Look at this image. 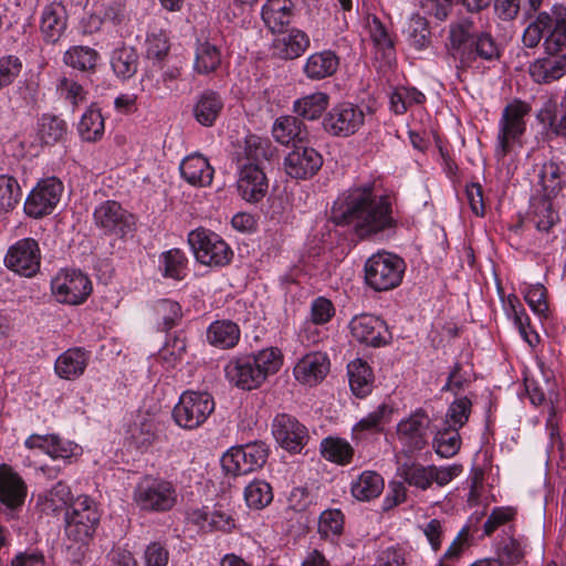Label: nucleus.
I'll list each match as a JSON object with an SVG mask.
<instances>
[{
    "label": "nucleus",
    "mask_w": 566,
    "mask_h": 566,
    "mask_svg": "<svg viewBox=\"0 0 566 566\" xmlns=\"http://www.w3.org/2000/svg\"><path fill=\"white\" fill-rule=\"evenodd\" d=\"M332 217L338 224H349L359 238L377 234L395 226L391 201L377 193L374 182L352 188L333 207Z\"/></svg>",
    "instance_id": "nucleus-1"
},
{
    "label": "nucleus",
    "mask_w": 566,
    "mask_h": 566,
    "mask_svg": "<svg viewBox=\"0 0 566 566\" xmlns=\"http://www.w3.org/2000/svg\"><path fill=\"white\" fill-rule=\"evenodd\" d=\"M447 49L458 72H481L486 63H494L502 55L497 40L488 31L475 32L474 23L469 18L450 23Z\"/></svg>",
    "instance_id": "nucleus-2"
},
{
    "label": "nucleus",
    "mask_w": 566,
    "mask_h": 566,
    "mask_svg": "<svg viewBox=\"0 0 566 566\" xmlns=\"http://www.w3.org/2000/svg\"><path fill=\"white\" fill-rule=\"evenodd\" d=\"M99 522V514L94 501L87 495H78L65 510L64 534L70 558L80 563L84 557L85 546L92 538Z\"/></svg>",
    "instance_id": "nucleus-3"
},
{
    "label": "nucleus",
    "mask_w": 566,
    "mask_h": 566,
    "mask_svg": "<svg viewBox=\"0 0 566 566\" xmlns=\"http://www.w3.org/2000/svg\"><path fill=\"white\" fill-rule=\"evenodd\" d=\"M281 364L280 350L271 347L255 355L233 357L227 363L224 374L230 384L251 390L261 386L269 375L275 374Z\"/></svg>",
    "instance_id": "nucleus-4"
},
{
    "label": "nucleus",
    "mask_w": 566,
    "mask_h": 566,
    "mask_svg": "<svg viewBox=\"0 0 566 566\" xmlns=\"http://www.w3.org/2000/svg\"><path fill=\"white\" fill-rule=\"evenodd\" d=\"M530 112V104L520 99L513 101L503 108L497 123L494 146V156L497 160H503L506 156L522 149L526 132L525 117Z\"/></svg>",
    "instance_id": "nucleus-5"
},
{
    "label": "nucleus",
    "mask_w": 566,
    "mask_h": 566,
    "mask_svg": "<svg viewBox=\"0 0 566 566\" xmlns=\"http://www.w3.org/2000/svg\"><path fill=\"white\" fill-rule=\"evenodd\" d=\"M532 80L537 84H549L566 74V30L553 28L544 40V51L528 67Z\"/></svg>",
    "instance_id": "nucleus-6"
},
{
    "label": "nucleus",
    "mask_w": 566,
    "mask_h": 566,
    "mask_svg": "<svg viewBox=\"0 0 566 566\" xmlns=\"http://www.w3.org/2000/svg\"><path fill=\"white\" fill-rule=\"evenodd\" d=\"M177 485L167 479L145 475L134 488L133 502L145 513H166L178 503Z\"/></svg>",
    "instance_id": "nucleus-7"
},
{
    "label": "nucleus",
    "mask_w": 566,
    "mask_h": 566,
    "mask_svg": "<svg viewBox=\"0 0 566 566\" xmlns=\"http://www.w3.org/2000/svg\"><path fill=\"white\" fill-rule=\"evenodd\" d=\"M406 263L402 258L387 251L370 255L364 265L365 283L376 292L390 291L402 282Z\"/></svg>",
    "instance_id": "nucleus-8"
},
{
    "label": "nucleus",
    "mask_w": 566,
    "mask_h": 566,
    "mask_svg": "<svg viewBox=\"0 0 566 566\" xmlns=\"http://www.w3.org/2000/svg\"><path fill=\"white\" fill-rule=\"evenodd\" d=\"M214 410V400L207 391H184L172 410L175 422L192 430L203 424Z\"/></svg>",
    "instance_id": "nucleus-9"
},
{
    "label": "nucleus",
    "mask_w": 566,
    "mask_h": 566,
    "mask_svg": "<svg viewBox=\"0 0 566 566\" xmlns=\"http://www.w3.org/2000/svg\"><path fill=\"white\" fill-rule=\"evenodd\" d=\"M188 243L198 262L209 266H224L230 263L233 252L217 233L198 228L189 232Z\"/></svg>",
    "instance_id": "nucleus-10"
},
{
    "label": "nucleus",
    "mask_w": 566,
    "mask_h": 566,
    "mask_svg": "<svg viewBox=\"0 0 566 566\" xmlns=\"http://www.w3.org/2000/svg\"><path fill=\"white\" fill-rule=\"evenodd\" d=\"M269 451V447L262 441L232 447L222 455L221 465L232 475L249 474L265 464Z\"/></svg>",
    "instance_id": "nucleus-11"
},
{
    "label": "nucleus",
    "mask_w": 566,
    "mask_h": 566,
    "mask_svg": "<svg viewBox=\"0 0 566 566\" xmlns=\"http://www.w3.org/2000/svg\"><path fill=\"white\" fill-rule=\"evenodd\" d=\"M53 295L60 303L80 305L93 291V285L84 272L78 269H62L51 281Z\"/></svg>",
    "instance_id": "nucleus-12"
},
{
    "label": "nucleus",
    "mask_w": 566,
    "mask_h": 566,
    "mask_svg": "<svg viewBox=\"0 0 566 566\" xmlns=\"http://www.w3.org/2000/svg\"><path fill=\"white\" fill-rule=\"evenodd\" d=\"M365 123V112L349 102L333 106L323 118L325 132L336 137H348L357 133Z\"/></svg>",
    "instance_id": "nucleus-13"
},
{
    "label": "nucleus",
    "mask_w": 566,
    "mask_h": 566,
    "mask_svg": "<svg viewBox=\"0 0 566 566\" xmlns=\"http://www.w3.org/2000/svg\"><path fill=\"white\" fill-rule=\"evenodd\" d=\"M430 418L419 409L397 424V439L406 454L422 450L428 442Z\"/></svg>",
    "instance_id": "nucleus-14"
},
{
    "label": "nucleus",
    "mask_w": 566,
    "mask_h": 566,
    "mask_svg": "<svg viewBox=\"0 0 566 566\" xmlns=\"http://www.w3.org/2000/svg\"><path fill=\"white\" fill-rule=\"evenodd\" d=\"M272 433L276 442L285 450L298 453L308 440V432L295 417L281 413L272 422Z\"/></svg>",
    "instance_id": "nucleus-15"
},
{
    "label": "nucleus",
    "mask_w": 566,
    "mask_h": 566,
    "mask_svg": "<svg viewBox=\"0 0 566 566\" xmlns=\"http://www.w3.org/2000/svg\"><path fill=\"white\" fill-rule=\"evenodd\" d=\"M323 165L322 155L313 147L295 145L284 158L285 172L294 179H308Z\"/></svg>",
    "instance_id": "nucleus-16"
},
{
    "label": "nucleus",
    "mask_w": 566,
    "mask_h": 566,
    "mask_svg": "<svg viewBox=\"0 0 566 566\" xmlns=\"http://www.w3.org/2000/svg\"><path fill=\"white\" fill-rule=\"evenodd\" d=\"M93 217L95 224L105 233L119 237H124L129 232L134 224L133 216L114 200H107L97 206Z\"/></svg>",
    "instance_id": "nucleus-17"
},
{
    "label": "nucleus",
    "mask_w": 566,
    "mask_h": 566,
    "mask_svg": "<svg viewBox=\"0 0 566 566\" xmlns=\"http://www.w3.org/2000/svg\"><path fill=\"white\" fill-rule=\"evenodd\" d=\"M349 327L353 337L359 343L377 347L387 342V325L377 316L369 314L356 316L352 319Z\"/></svg>",
    "instance_id": "nucleus-18"
},
{
    "label": "nucleus",
    "mask_w": 566,
    "mask_h": 566,
    "mask_svg": "<svg viewBox=\"0 0 566 566\" xmlns=\"http://www.w3.org/2000/svg\"><path fill=\"white\" fill-rule=\"evenodd\" d=\"M239 178L237 187L240 196L248 202H258L268 192L269 184L263 169L259 166L237 167Z\"/></svg>",
    "instance_id": "nucleus-19"
},
{
    "label": "nucleus",
    "mask_w": 566,
    "mask_h": 566,
    "mask_svg": "<svg viewBox=\"0 0 566 566\" xmlns=\"http://www.w3.org/2000/svg\"><path fill=\"white\" fill-rule=\"evenodd\" d=\"M329 371V359L322 352H312L304 355L295 364L293 374L295 379L308 386L321 382Z\"/></svg>",
    "instance_id": "nucleus-20"
},
{
    "label": "nucleus",
    "mask_w": 566,
    "mask_h": 566,
    "mask_svg": "<svg viewBox=\"0 0 566 566\" xmlns=\"http://www.w3.org/2000/svg\"><path fill=\"white\" fill-rule=\"evenodd\" d=\"M273 155V147L268 138L256 135H249L242 144H239L234 151L237 167L259 166L269 160Z\"/></svg>",
    "instance_id": "nucleus-21"
},
{
    "label": "nucleus",
    "mask_w": 566,
    "mask_h": 566,
    "mask_svg": "<svg viewBox=\"0 0 566 566\" xmlns=\"http://www.w3.org/2000/svg\"><path fill=\"white\" fill-rule=\"evenodd\" d=\"M187 521L202 533L230 532L235 526L229 513L221 510L210 511L207 506L190 510L187 513Z\"/></svg>",
    "instance_id": "nucleus-22"
},
{
    "label": "nucleus",
    "mask_w": 566,
    "mask_h": 566,
    "mask_svg": "<svg viewBox=\"0 0 566 566\" xmlns=\"http://www.w3.org/2000/svg\"><path fill=\"white\" fill-rule=\"evenodd\" d=\"M4 263L15 273L32 277L35 274V240L32 238L19 240L8 250Z\"/></svg>",
    "instance_id": "nucleus-23"
},
{
    "label": "nucleus",
    "mask_w": 566,
    "mask_h": 566,
    "mask_svg": "<svg viewBox=\"0 0 566 566\" xmlns=\"http://www.w3.org/2000/svg\"><path fill=\"white\" fill-rule=\"evenodd\" d=\"M91 360V352L83 347H72L57 356L54 363L55 375L64 380H75L84 375Z\"/></svg>",
    "instance_id": "nucleus-24"
},
{
    "label": "nucleus",
    "mask_w": 566,
    "mask_h": 566,
    "mask_svg": "<svg viewBox=\"0 0 566 566\" xmlns=\"http://www.w3.org/2000/svg\"><path fill=\"white\" fill-rule=\"evenodd\" d=\"M224 103L219 93L205 90L196 95L192 104V116L198 124L211 127L223 109Z\"/></svg>",
    "instance_id": "nucleus-25"
},
{
    "label": "nucleus",
    "mask_w": 566,
    "mask_h": 566,
    "mask_svg": "<svg viewBox=\"0 0 566 566\" xmlns=\"http://www.w3.org/2000/svg\"><path fill=\"white\" fill-rule=\"evenodd\" d=\"M179 170L181 177L191 186L206 187L212 182L214 170L209 160L201 154L195 153L185 157Z\"/></svg>",
    "instance_id": "nucleus-26"
},
{
    "label": "nucleus",
    "mask_w": 566,
    "mask_h": 566,
    "mask_svg": "<svg viewBox=\"0 0 566 566\" xmlns=\"http://www.w3.org/2000/svg\"><path fill=\"white\" fill-rule=\"evenodd\" d=\"M308 48V35L303 30L296 28L280 34L273 41V54L283 60L296 59Z\"/></svg>",
    "instance_id": "nucleus-27"
},
{
    "label": "nucleus",
    "mask_w": 566,
    "mask_h": 566,
    "mask_svg": "<svg viewBox=\"0 0 566 566\" xmlns=\"http://www.w3.org/2000/svg\"><path fill=\"white\" fill-rule=\"evenodd\" d=\"M27 495L22 479L6 465L0 467V502L10 510L21 506Z\"/></svg>",
    "instance_id": "nucleus-28"
},
{
    "label": "nucleus",
    "mask_w": 566,
    "mask_h": 566,
    "mask_svg": "<svg viewBox=\"0 0 566 566\" xmlns=\"http://www.w3.org/2000/svg\"><path fill=\"white\" fill-rule=\"evenodd\" d=\"M294 9L292 0H266L261 10L262 20L272 32H280L291 23Z\"/></svg>",
    "instance_id": "nucleus-29"
},
{
    "label": "nucleus",
    "mask_w": 566,
    "mask_h": 566,
    "mask_svg": "<svg viewBox=\"0 0 566 566\" xmlns=\"http://www.w3.org/2000/svg\"><path fill=\"white\" fill-rule=\"evenodd\" d=\"M241 336L240 327L230 319L212 322L206 333L207 342L220 349H230L238 345Z\"/></svg>",
    "instance_id": "nucleus-30"
},
{
    "label": "nucleus",
    "mask_w": 566,
    "mask_h": 566,
    "mask_svg": "<svg viewBox=\"0 0 566 566\" xmlns=\"http://www.w3.org/2000/svg\"><path fill=\"white\" fill-rule=\"evenodd\" d=\"M339 66L335 52L324 50L311 54L303 66L305 75L311 80H323L332 76Z\"/></svg>",
    "instance_id": "nucleus-31"
},
{
    "label": "nucleus",
    "mask_w": 566,
    "mask_h": 566,
    "mask_svg": "<svg viewBox=\"0 0 566 566\" xmlns=\"http://www.w3.org/2000/svg\"><path fill=\"white\" fill-rule=\"evenodd\" d=\"M64 187L56 177L38 181V217L50 214L61 200Z\"/></svg>",
    "instance_id": "nucleus-32"
},
{
    "label": "nucleus",
    "mask_w": 566,
    "mask_h": 566,
    "mask_svg": "<svg viewBox=\"0 0 566 566\" xmlns=\"http://www.w3.org/2000/svg\"><path fill=\"white\" fill-rule=\"evenodd\" d=\"M385 486L384 479L375 471H364L352 482L350 491L358 501H370L378 497Z\"/></svg>",
    "instance_id": "nucleus-33"
},
{
    "label": "nucleus",
    "mask_w": 566,
    "mask_h": 566,
    "mask_svg": "<svg viewBox=\"0 0 566 566\" xmlns=\"http://www.w3.org/2000/svg\"><path fill=\"white\" fill-rule=\"evenodd\" d=\"M349 386L356 397L364 398L371 392L373 373L361 359H355L347 366Z\"/></svg>",
    "instance_id": "nucleus-34"
},
{
    "label": "nucleus",
    "mask_w": 566,
    "mask_h": 566,
    "mask_svg": "<svg viewBox=\"0 0 566 566\" xmlns=\"http://www.w3.org/2000/svg\"><path fill=\"white\" fill-rule=\"evenodd\" d=\"M392 408L387 403H380L374 411L360 419L353 427V439L360 440L365 432L377 433L382 430V426L390 420Z\"/></svg>",
    "instance_id": "nucleus-35"
},
{
    "label": "nucleus",
    "mask_w": 566,
    "mask_h": 566,
    "mask_svg": "<svg viewBox=\"0 0 566 566\" xmlns=\"http://www.w3.org/2000/svg\"><path fill=\"white\" fill-rule=\"evenodd\" d=\"M38 449L52 459H70L81 454L82 449L77 444L63 440L55 434L40 437L38 434Z\"/></svg>",
    "instance_id": "nucleus-36"
},
{
    "label": "nucleus",
    "mask_w": 566,
    "mask_h": 566,
    "mask_svg": "<svg viewBox=\"0 0 566 566\" xmlns=\"http://www.w3.org/2000/svg\"><path fill=\"white\" fill-rule=\"evenodd\" d=\"M221 63V52L216 43L209 40L199 41L196 48L193 69L199 74L214 72Z\"/></svg>",
    "instance_id": "nucleus-37"
},
{
    "label": "nucleus",
    "mask_w": 566,
    "mask_h": 566,
    "mask_svg": "<svg viewBox=\"0 0 566 566\" xmlns=\"http://www.w3.org/2000/svg\"><path fill=\"white\" fill-rule=\"evenodd\" d=\"M66 133L65 120L55 115H43L38 125V140L42 145H55L64 139Z\"/></svg>",
    "instance_id": "nucleus-38"
},
{
    "label": "nucleus",
    "mask_w": 566,
    "mask_h": 566,
    "mask_svg": "<svg viewBox=\"0 0 566 566\" xmlns=\"http://www.w3.org/2000/svg\"><path fill=\"white\" fill-rule=\"evenodd\" d=\"M72 492L70 486L59 481L55 483L43 497L38 500V506L42 507L43 512L46 513H56L71 504L73 501Z\"/></svg>",
    "instance_id": "nucleus-39"
},
{
    "label": "nucleus",
    "mask_w": 566,
    "mask_h": 566,
    "mask_svg": "<svg viewBox=\"0 0 566 566\" xmlns=\"http://www.w3.org/2000/svg\"><path fill=\"white\" fill-rule=\"evenodd\" d=\"M403 33L407 36L409 45L418 51L424 50L431 43V32L428 21L419 13L411 14Z\"/></svg>",
    "instance_id": "nucleus-40"
},
{
    "label": "nucleus",
    "mask_w": 566,
    "mask_h": 566,
    "mask_svg": "<svg viewBox=\"0 0 566 566\" xmlns=\"http://www.w3.org/2000/svg\"><path fill=\"white\" fill-rule=\"evenodd\" d=\"M128 439L138 449H146L156 439V424L145 415H139L128 429Z\"/></svg>",
    "instance_id": "nucleus-41"
},
{
    "label": "nucleus",
    "mask_w": 566,
    "mask_h": 566,
    "mask_svg": "<svg viewBox=\"0 0 566 566\" xmlns=\"http://www.w3.org/2000/svg\"><path fill=\"white\" fill-rule=\"evenodd\" d=\"M321 453L326 460L345 465L352 461L354 449L345 439L327 437L321 442Z\"/></svg>",
    "instance_id": "nucleus-42"
},
{
    "label": "nucleus",
    "mask_w": 566,
    "mask_h": 566,
    "mask_svg": "<svg viewBox=\"0 0 566 566\" xmlns=\"http://www.w3.org/2000/svg\"><path fill=\"white\" fill-rule=\"evenodd\" d=\"M328 95L323 92H316L298 98L294 102V113L305 119H316L326 109L328 105Z\"/></svg>",
    "instance_id": "nucleus-43"
},
{
    "label": "nucleus",
    "mask_w": 566,
    "mask_h": 566,
    "mask_svg": "<svg viewBox=\"0 0 566 566\" xmlns=\"http://www.w3.org/2000/svg\"><path fill=\"white\" fill-rule=\"evenodd\" d=\"M426 96L416 87L398 86L390 96V109L397 114H405L409 107L424 103Z\"/></svg>",
    "instance_id": "nucleus-44"
},
{
    "label": "nucleus",
    "mask_w": 566,
    "mask_h": 566,
    "mask_svg": "<svg viewBox=\"0 0 566 566\" xmlns=\"http://www.w3.org/2000/svg\"><path fill=\"white\" fill-rule=\"evenodd\" d=\"M111 64L114 73L123 78L132 77L138 69V54L133 48L123 46L113 52Z\"/></svg>",
    "instance_id": "nucleus-45"
},
{
    "label": "nucleus",
    "mask_w": 566,
    "mask_h": 566,
    "mask_svg": "<svg viewBox=\"0 0 566 566\" xmlns=\"http://www.w3.org/2000/svg\"><path fill=\"white\" fill-rule=\"evenodd\" d=\"M65 29V20L59 7H46L42 12L41 31L46 42L55 43Z\"/></svg>",
    "instance_id": "nucleus-46"
},
{
    "label": "nucleus",
    "mask_w": 566,
    "mask_h": 566,
    "mask_svg": "<svg viewBox=\"0 0 566 566\" xmlns=\"http://www.w3.org/2000/svg\"><path fill=\"white\" fill-rule=\"evenodd\" d=\"M77 130L86 142H95L104 134V119L99 109L90 106L82 115Z\"/></svg>",
    "instance_id": "nucleus-47"
},
{
    "label": "nucleus",
    "mask_w": 566,
    "mask_h": 566,
    "mask_svg": "<svg viewBox=\"0 0 566 566\" xmlns=\"http://www.w3.org/2000/svg\"><path fill=\"white\" fill-rule=\"evenodd\" d=\"M302 126L303 124L294 116H281L273 124L272 135L277 143L289 145L302 139Z\"/></svg>",
    "instance_id": "nucleus-48"
},
{
    "label": "nucleus",
    "mask_w": 566,
    "mask_h": 566,
    "mask_svg": "<svg viewBox=\"0 0 566 566\" xmlns=\"http://www.w3.org/2000/svg\"><path fill=\"white\" fill-rule=\"evenodd\" d=\"M461 446L459 429L444 426L438 430L433 439L436 453L441 458H451L458 453Z\"/></svg>",
    "instance_id": "nucleus-49"
},
{
    "label": "nucleus",
    "mask_w": 566,
    "mask_h": 566,
    "mask_svg": "<svg viewBox=\"0 0 566 566\" xmlns=\"http://www.w3.org/2000/svg\"><path fill=\"white\" fill-rule=\"evenodd\" d=\"M244 500L252 510H262L273 500L272 486L264 480H253L244 489Z\"/></svg>",
    "instance_id": "nucleus-50"
},
{
    "label": "nucleus",
    "mask_w": 566,
    "mask_h": 566,
    "mask_svg": "<svg viewBox=\"0 0 566 566\" xmlns=\"http://www.w3.org/2000/svg\"><path fill=\"white\" fill-rule=\"evenodd\" d=\"M344 531V514L338 509H328L321 513L318 534L324 539L334 542Z\"/></svg>",
    "instance_id": "nucleus-51"
},
{
    "label": "nucleus",
    "mask_w": 566,
    "mask_h": 566,
    "mask_svg": "<svg viewBox=\"0 0 566 566\" xmlns=\"http://www.w3.org/2000/svg\"><path fill=\"white\" fill-rule=\"evenodd\" d=\"M543 0H495L494 10L496 15L503 21H511L516 18L520 10L526 13L535 12L539 9Z\"/></svg>",
    "instance_id": "nucleus-52"
},
{
    "label": "nucleus",
    "mask_w": 566,
    "mask_h": 566,
    "mask_svg": "<svg viewBox=\"0 0 566 566\" xmlns=\"http://www.w3.org/2000/svg\"><path fill=\"white\" fill-rule=\"evenodd\" d=\"M553 18L547 12H541L524 30L522 42L525 48L534 49L538 45L545 32L553 31Z\"/></svg>",
    "instance_id": "nucleus-53"
},
{
    "label": "nucleus",
    "mask_w": 566,
    "mask_h": 566,
    "mask_svg": "<svg viewBox=\"0 0 566 566\" xmlns=\"http://www.w3.org/2000/svg\"><path fill=\"white\" fill-rule=\"evenodd\" d=\"M159 262L165 277L180 281L186 276L187 259L179 249L164 252Z\"/></svg>",
    "instance_id": "nucleus-54"
},
{
    "label": "nucleus",
    "mask_w": 566,
    "mask_h": 566,
    "mask_svg": "<svg viewBox=\"0 0 566 566\" xmlns=\"http://www.w3.org/2000/svg\"><path fill=\"white\" fill-rule=\"evenodd\" d=\"M399 471L400 476L410 486L424 491L432 485L431 465L424 467L419 463L403 464Z\"/></svg>",
    "instance_id": "nucleus-55"
},
{
    "label": "nucleus",
    "mask_w": 566,
    "mask_h": 566,
    "mask_svg": "<svg viewBox=\"0 0 566 566\" xmlns=\"http://www.w3.org/2000/svg\"><path fill=\"white\" fill-rule=\"evenodd\" d=\"M154 311L157 316L158 324L165 331L175 327L182 317L180 304L168 298L157 301L154 305Z\"/></svg>",
    "instance_id": "nucleus-56"
},
{
    "label": "nucleus",
    "mask_w": 566,
    "mask_h": 566,
    "mask_svg": "<svg viewBox=\"0 0 566 566\" xmlns=\"http://www.w3.org/2000/svg\"><path fill=\"white\" fill-rule=\"evenodd\" d=\"M530 219L538 231H548L557 221L558 214L549 199L543 198L533 203Z\"/></svg>",
    "instance_id": "nucleus-57"
},
{
    "label": "nucleus",
    "mask_w": 566,
    "mask_h": 566,
    "mask_svg": "<svg viewBox=\"0 0 566 566\" xmlns=\"http://www.w3.org/2000/svg\"><path fill=\"white\" fill-rule=\"evenodd\" d=\"M367 28L375 46L381 50L386 57H391L395 52L394 41L380 19L376 15L368 17Z\"/></svg>",
    "instance_id": "nucleus-58"
},
{
    "label": "nucleus",
    "mask_w": 566,
    "mask_h": 566,
    "mask_svg": "<svg viewBox=\"0 0 566 566\" xmlns=\"http://www.w3.org/2000/svg\"><path fill=\"white\" fill-rule=\"evenodd\" d=\"M472 410L471 400L463 396L454 399L444 417V426L460 429L462 428L469 420Z\"/></svg>",
    "instance_id": "nucleus-59"
},
{
    "label": "nucleus",
    "mask_w": 566,
    "mask_h": 566,
    "mask_svg": "<svg viewBox=\"0 0 566 566\" xmlns=\"http://www.w3.org/2000/svg\"><path fill=\"white\" fill-rule=\"evenodd\" d=\"M97 52L88 46H73L64 54L66 65L80 71L92 70L97 61Z\"/></svg>",
    "instance_id": "nucleus-60"
},
{
    "label": "nucleus",
    "mask_w": 566,
    "mask_h": 566,
    "mask_svg": "<svg viewBox=\"0 0 566 566\" xmlns=\"http://www.w3.org/2000/svg\"><path fill=\"white\" fill-rule=\"evenodd\" d=\"M170 50V42L165 31H154L146 38V56L154 62H163Z\"/></svg>",
    "instance_id": "nucleus-61"
},
{
    "label": "nucleus",
    "mask_w": 566,
    "mask_h": 566,
    "mask_svg": "<svg viewBox=\"0 0 566 566\" xmlns=\"http://www.w3.org/2000/svg\"><path fill=\"white\" fill-rule=\"evenodd\" d=\"M21 197L18 181L8 175H0V212L12 210Z\"/></svg>",
    "instance_id": "nucleus-62"
},
{
    "label": "nucleus",
    "mask_w": 566,
    "mask_h": 566,
    "mask_svg": "<svg viewBox=\"0 0 566 566\" xmlns=\"http://www.w3.org/2000/svg\"><path fill=\"white\" fill-rule=\"evenodd\" d=\"M560 168L555 163H546L539 172V181L545 198L555 197L562 189Z\"/></svg>",
    "instance_id": "nucleus-63"
},
{
    "label": "nucleus",
    "mask_w": 566,
    "mask_h": 566,
    "mask_svg": "<svg viewBox=\"0 0 566 566\" xmlns=\"http://www.w3.org/2000/svg\"><path fill=\"white\" fill-rule=\"evenodd\" d=\"M56 90L60 96L74 107L86 99L87 92L73 78L61 77L56 84Z\"/></svg>",
    "instance_id": "nucleus-64"
}]
</instances>
